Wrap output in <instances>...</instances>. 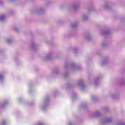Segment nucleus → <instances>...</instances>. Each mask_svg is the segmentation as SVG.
<instances>
[{
  "mask_svg": "<svg viewBox=\"0 0 125 125\" xmlns=\"http://www.w3.org/2000/svg\"><path fill=\"white\" fill-rule=\"evenodd\" d=\"M2 18H4V17H1L0 19H2Z\"/></svg>",
  "mask_w": 125,
  "mask_h": 125,
  "instance_id": "f03ea898",
  "label": "nucleus"
},
{
  "mask_svg": "<svg viewBox=\"0 0 125 125\" xmlns=\"http://www.w3.org/2000/svg\"><path fill=\"white\" fill-rule=\"evenodd\" d=\"M2 76H0V78H2Z\"/></svg>",
  "mask_w": 125,
  "mask_h": 125,
  "instance_id": "7ed1b4c3",
  "label": "nucleus"
},
{
  "mask_svg": "<svg viewBox=\"0 0 125 125\" xmlns=\"http://www.w3.org/2000/svg\"><path fill=\"white\" fill-rule=\"evenodd\" d=\"M111 119H108L107 120V123H110V122H111Z\"/></svg>",
  "mask_w": 125,
  "mask_h": 125,
  "instance_id": "f257e3e1",
  "label": "nucleus"
}]
</instances>
